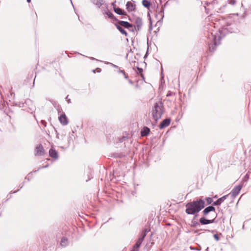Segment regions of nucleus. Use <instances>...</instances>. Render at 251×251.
Returning <instances> with one entry per match:
<instances>
[{
	"label": "nucleus",
	"mask_w": 251,
	"mask_h": 251,
	"mask_svg": "<svg viewBox=\"0 0 251 251\" xmlns=\"http://www.w3.org/2000/svg\"><path fill=\"white\" fill-rule=\"evenodd\" d=\"M49 154L53 158H58V154L56 151L53 149H50L49 151Z\"/></svg>",
	"instance_id": "obj_13"
},
{
	"label": "nucleus",
	"mask_w": 251,
	"mask_h": 251,
	"mask_svg": "<svg viewBox=\"0 0 251 251\" xmlns=\"http://www.w3.org/2000/svg\"><path fill=\"white\" fill-rule=\"evenodd\" d=\"M222 38V31L212 32L208 35V44L210 51H214L217 46L220 44Z\"/></svg>",
	"instance_id": "obj_2"
},
{
	"label": "nucleus",
	"mask_w": 251,
	"mask_h": 251,
	"mask_svg": "<svg viewBox=\"0 0 251 251\" xmlns=\"http://www.w3.org/2000/svg\"><path fill=\"white\" fill-rule=\"evenodd\" d=\"M204 207V201L201 199L189 202L186 205L185 212L189 215L198 213Z\"/></svg>",
	"instance_id": "obj_1"
},
{
	"label": "nucleus",
	"mask_w": 251,
	"mask_h": 251,
	"mask_svg": "<svg viewBox=\"0 0 251 251\" xmlns=\"http://www.w3.org/2000/svg\"><path fill=\"white\" fill-rule=\"evenodd\" d=\"M30 101H30V100H26L25 101V103H28V102H30Z\"/></svg>",
	"instance_id": "obj_32"
},
{
	"label": "nucleus",
	"mask_w": 251,
	"mask_h": 251,
	"mask_svg": "<svg viewBox=\"0 0 251 251\" xmlns=\"http://www.w3.org/2000/svg\"><path fill=\"white\" fill-rule=\"evenodd\" d=\"M173 95V93L171 91H168L166 95L167 97H170Z\"/></svg>",
	"instance_id": "obj_28"
},
{
	"label": "nucleus",
	"mask_w": 251,
	"mask_h": 251,
	"mask_svg": "<svg viewBox=\"0 0 251 251\" xmlns=\"http://www.w3.org/2000/svg\"><path fill=\"white\" fill-rule=\"evenodd\" d=\"M42 123L43 125H44L45 126H46V122L45 121H42Z\"/></svg>",
	"instance_id": "obj_31"
},
{
	"label": "nucleus",
	"mask_w": 251,
	"mask_h": 251,
	"mask_svg": "<svg viewBox=\"0 0 251 251\" xmlns=\"http://www.w3.org/2000/svg\"><path fill=\"white\" fill-rule=\"evenodd\" d=\"M159 14L161 15V19L162 20L164 17V9L163 8H161L159 12Z\"/></svg>",
	"instance_id": "obj_24"
},
{
	"label": "nucleus",
	"mask_w": 251,
	"mask_h": 251,
	"mask_svg": "<svg viewBox=\"0 0 251 251\" xmlns=\"http://www.w3.org/2000/svg\"><path fill=\"white\" fill-rule=\"evenodd\" d=\"M120 72H121V73H123L124 74V75H126L125 73V72H124V71H121Z\"/></svg>",
	"instance_id": "obj_35"
},
{
	"label": "nucleus",
	"mask_w": 251,
	"mask_h": 251,
	"mask_svg": "<svg viewBox=\"0 0 251 251\" xmlns=\"http://www.w3.org/2000/svg\"><path fill=\"white\" fill-rule=\"evenodd\" d=\"M68 244V240L65 237L61 239L60 245L63 247H65Z\"/></svg>",
	"instance_id": "obj_20"
},
{
	"label": "nucleus",
	"mask_w": 251,
	"mask_h": 251,
	"mask_svg": "<svg viewBox=\"0 0 251 251\" xmlns=\"http://www.w3.org/2000/svg\"><path fill=\"white\" fill-rule=\"evenodd\" d=\"M142 4L144 7L149 8L151 5V3L148 0H143Z\"/></svg>",
	"instance_id": "obj_22"
},
{
	"label": "nucleus",
	"mask_w": 251,
	"mask_h": 251,
	"mask_svg": "<svg viewBox=\"0 0 251 251\" xmlns=\"http://www.w3.org/2000/svg\"><path fill=\"white\" fill-rule=\"evenodd\" d=\"M138 70L140 73H141L143 71V69L141 68H138Z\"/></svg>",
	"instance_id": "obj_30"
},
{
	"label": "nucleus",
	"mask_w": 251,
	"mask_h": 251,
	"mask_svg": "<svg viewBox=\"0 0 251 251\" xmlns=\"http://www.w3.org/2000/svg\"><path fill=\"white\" fill-rule=\"evenodd\" d=\"M206 251H208V248H207L206 249Z\"/></svg>",
	"instance_id": "obj_40"
},
{
	"label": "nucleus",
	"mask_w": 251,
	"mask_h": 251,
	"mask_svg": "<svg viewBox=\"0 0 251 251\" xmlns=\"http://www.w3.org/2000/svg\"><path fill=\"white\" fill-rule=\"evenodd\" d=\"M126 8L129 12L132 11L135 9V5L131 2L128 1L126 4Z\"/></svg>",
	"instance_id": "obj_14"
},
{
	"label": "nucleus",
	"mask_w": 251,
	"mask_h": 251,
	"mask_svg": "<svg viewBox=\"0 0 251 251\" xmlns=\"http://www.w3.org/2000/svg\"><path fill=\"white\" fill-rule=\"evenodd\" d=\"M171 122V120L170 119H166L164 120L159 125L160 129H163L164 127L168 126Z\"/></svg>",
	"instance_id": "obj_10"
},
{
	"label": "nucleus",
	"mask_w": 251,
	"mask_h": 251,
	"mask_svg": "<svg viewBox=\"0 0 251 251\" xmlns=\"http://www.w3.org/2000/svg\"><path fill=\"white\" fill-rule=\"evenodd\" d=\"M215 208L213 206H209L206 207L203 211V214L204 216L207 215L210 212L215 211Z\"/></svg>",
	"instance_id": "obj_12"
},
{
	"label": "nucleus",
	"mask_w": 251,
	"mask_h": 251,
	"mask_svg": "<svg viewBox=\"0 0 251 251\" xmlns=\"http://www.w3.org/2000/svg\"><path fill=\"white\" fill-rule=\"evenodd\" d=\"M112 64V66H113V67H117V66H116V65H114V64Z\"/></svg>",
	"instance_id": "obj_37"
},
{
	"label": "nucleus",
	"mask_w": 251,
	"mask_h": 251,
	"mask_svg": "<svg viewBox=\"0 0 251 251\" xmlns=\"http://www.w3.org/2000/svg\"><path fill=\"white\" fill-rule=\"evenodd\" d=\"M242 188V185H239L235 186L232 190L231 193H230V195H231V197L233 198H235L239 194Z\"/></svg>",
	"instance_id": "obj_5"
},
{
	"label": "nucleus",
	"mask_w": 251,
	"mask_h": 251,
	"mask_svg": "<svg viewBox=\"0 0 251 251\" xmlns=\"http://www.w3.org/2000/svg\"><path fill=\"white\" fill-rule=\"evenodd\" d=\"M213 237H214V239H215L216 241H219V239H219V236H218V235H217V234H214V235H213Z\"/></svg>",
	"instance_id": "obj_26"
},
{
	"label": "nucleus",
	"mask_w": 251,
	"mask_h": 251,
	"mask_svg": "<svg viewBox=\"0 0 251 251\" xmlns=\"http://www.w3.org/2000/svg\"><path fill=\"white\" fill-rule=\"evenodd\" d=\"M117 28L119 30V31L123 34L125 35L126 36H127V33L126 31L121 27L120 25H118L117 24L115 25Z\"/></svg>",
	"instance_id": "obj_16"
},
{
	"label": "nucleus",
	"mask_w": 251,
	"mask_h": 251,
	"mask_svg": "<svg viewBox=\"0 0 251 251\" xmlns=\"http://www.w3.org/2000/svg\"><path fill=\"white\" fill-rule=\"evenodd\" d=\"M206 201L208 204H210L212 201V199L210 198H207Z\"/></svg>",
	"instance_id": "obj_25"
},
{
	"label": "nucleus",
	"mask_w": 251,
	"mask_h": 251,
	"mask_svg": "<svg viewBox=\"0 0 251 251\" xmlns=\"http://www.w3.org/2000/svg\"><path fill=\"white\" fill-rule=\"evenodd\" d=\"M97 72H100L101 70H100V68H97Z\"/></svg>",
	"instance_id": "obj_33"
},
{
	"label": "nucleus",
	"mask_w": 251,
	"mask_h": 251,
	"mask_svg": "<svg viewBox=\"0 0 251 251\" xmlns=\"http://www.w3.org/2000/svg\"><path fill=\"white\" fill-rule=\"evenodd\" d=\"M164 112L163 104L159 101L154 103L151 110V115L155 122L160 119Z\"/></svg>",
	"instance_id": "obj_3"
},
{
	"label": "nucleus",
	"mask_w": 251,
	"mask_h": 251,
	"mask_svg": "<svg viewBox=\"0 0 251 251\" xmlns=\"http://www.w3.org/2000/svg\"><path fill=\"white\" fill-rule=\"evenodd\" d=\"M143 22L142 20L140 17H137L135 20V25H133V28L130 31H134V30H140L142 26Z\"/></svg>",
	"instance_id": "obj_4"
},
{
	"label": "nucleus",
	"mask_w": 251,
	"mask_h": 251,
	"mask_svg": "<svg viewBox=\"0 0 251 251\" xmlns=\"http://www.w3.org/2000/svg\"><path fill=\"white\" fill-rule=\"evenodd\" d=\"M68 96H67L66 97V100H67L68 103H70L71 102V100H70V99H68Z\"/></svg>",
	"instance_id": "obj_29"
},
{
	"label": "nucleus",
	"mask_w": 251,
	"mask_h": 251,
	"mask_svg": "<svg viewBox=\"0 0 251 251\" xmlns=\"http://www.w3.org/2000/svg\"><path fill=\"white\" fill-rule=\"evenodd\" d=\"M228 197V195H225L223 197L218 199L216 201H214L213 203L214 205H220L221 204L225 201V200Z\"/></svg>",
	"instance_id": "obj_11"
},
{
	"label": "nucleus",
	"mask_w": 251,
	"mask_h": 251,
	"mask_svg": "<svg viewBox=\"0 0 251 251\" xmlns=\"http://www.w3.org/2000/svg\"><path fill=\"white\" fill-rule=\"evenodd\" d=\"M105 14L108 16V17L110 18V19H113L114 17L113 14L110 12H105Z\"/></svg>",
	"instance_id": "obj_23"
},
{
	"label": "nucleus",
	"mask_w": 251,
	"mask_h": 251,
	"mask_svg": "<svg viewBox=\"0 0 251 251\" xmlns=\"http://www.w3.org/2000/svg\"><path fill=\"white\" fill-rule=\"evenodd\" d=\"M137 241L141 245V244L142 243L141 241H139L138 240Z\"/></svg>",
	"instance_id": "obj_36"
},
{
	"label": "nucleus",
	"mask_w": 251,
	"mask_h": 251,
	"mask_svg": "<svg viewBox=\"0 0 251 251\" xmlns=\"http://www.w3.org/2000/svg\"><path fill=\"white\" fill-rule=\"evenodd\" d=\"M118 24L120 26H123L126 28L128 29L130 31L133 28V25L130 24L128 22L123 21H118Z\"/></svg>",
	"instance_id": "obj_7"
},
{
	"label": "nucleus",
	"mask_w": 251,
	"mask_h": 251,
	"mask_svg": "<svg viewBox=\"0 0 251 251\" xmlns=\"http://www.w3.org/2000/svg\"><path fill=\"white\" fill-rule=\"evenodd\" d=\"M30 109H31V110H33V111H34V110H35V107H33L32 108H31Z\"/></svg>",
	"instance_id": "obj_34"
},
{
	"label": "nucleus",
	"mask_w": 251,
	"mask_h": 251,
	"mask_svg": "<svg viewBox=\"0 0 251 251\" xmlns=\"http://www.w3.org/2000/svg\"><path fill=\"white\" fill-rule=\"evenodd\" d=\"M92 2L98 8H100L102 5V2L100 0H92Z\"/></svg>",
	"instance_id": "obj_19"
},
{
	"label": "nucleus",
	"mask_w": 251,
	"mask_h": 251,
	"mask_svg": "<svg viewBox=\"0 0 251 251\" xmlns=\"http://www.w3.org/2000/svg\"><path fill=\"white\" fill-rule=\"evenodd\" d=\"M45 154V150L43 146L41 144L37 145L35 150V155L42 156Z\"/></svg>",
	"instance_id": "obj_6"
},
{
	"label": "nucleus",
	"mask_w": 251,
	"mask_h": 251,
	"mask_svg": "<svg viewBox=\"0 0 251 251\" xmlns=\"http://www.w3.org/2000/svg\"><path fill=\"white\" fill-rule=\"evenodd\" d=\"M93 72L94 73H95V70H93Z\"/></svg>",
	"instance_id": "obj_39"
},
{
	"label": "nucleus",
	"mask_w": 251,
	"mask_h": 251,
	"mask_svg": "<svg viewBox=\"0 0 251 251\" xmlns=\"http://www.w3.org/2000/svg\"><path fill=\"white\" fill-rule=\"evenodd\" d=\"M58 119L62 125L66 126L68 124V121L65 113L61 114Z\"/></svg>",
	"instance_id": "obj_8"
},
{
	"label": "nucleus",
	"mask_w": 251,
	"mask_h": 251,
	"mask_svg": "<svg viewBox=\"0 0 251 251\" xmlns=\"http://www.w3.org/2000/svg\"><path fill=\"white\" fill-rule=\"evenodd\" d=\"M114 10L116 13L120 15H126V13L119 7H114Z\"/></svg>",
	"instance_id": "obj_15"
},
{
	"label": "nucleus",
	"mask_w": 251,
	"mask_h": 251,
	"mask_svg": "<svg viewBox=\"0 0 251 251\" xmlns=\"http://www.w3.org/2000/svg\"><path fill=\"white\" fill-rule=\"evenodd\" d=\"M30 1H31V0H27V1L28 2H30Z\"/></svg>",
	"instance_id": "obj_38"
},
{
	"label": "nucleus",
	"mask_w": 251,
	"mask_h": 251,
	"mask_svg": "<svg viewBox=\"0 0 251 251\" xmlns=\"http://www.w3.org/2000/svg\"><path fill=\"white\" fill-rule=\"evenodd\" d=\"M147 232H148V231L147 230V229H145V230H143L140 237L138 238V240L142 242L144 240L145 237L146 236Z\"/></svg>",
	"instance_id": "obj_18"
},
{
	"label": "nucleus",
	"mask_w": 251,
	"mask_h": 251,
	"mask_svg": "<svg viewBox=\"0 0 251 251\" xmlns=\"http://www.w3.org/2000/svg\"><path fill=\"white\" fill-rule=\"evenodd\" d=\"M200 222L201 225H207L215 222V219L213 220H208L204 217H201L200 219Z\"/></svg>",
	"instance_id": "obj_9"
},
{
	"label": "nucleus",
	"mask_w": 251,
	"mask_h": 251,
	"mask_svg": "<svg viewBox=\"0 0 251 251\" xmlns=\"http://www.w3.org/2000/svg\"><path fill=\"white\" fill-rule=\"evenodd\" d=\"M236 3V1L235 0H230L229 3L231 5H234Z\"/></svg>",
	"instance_id": "obj_27"
},
{
	"label": "nucleus",
	"mask_w": 251,
	"mask_h": 251,
	"mask_svg": "<svg viewBox=\"0 0 251 251\" xmlns=\"http://www.w3.org/2000/svg\"><path fill=\"white\" fill-rule=\"evenodd\" d=\"M150 131V129L149 128L147 127H145L143 128V130L141 132V135L142 136H145L148 135Z\"/></svg>",
	"instance_id": "obj_17"
},
{
	"label": "nucleus",
	"mask_w": 251,
	"mask_h": 251,
	"mask_svg": "<svg viewBox=\"0 0 251 251\" xmlns=\"http://www.w3.org/2000/svg\"><path fill=\"white\" fill-rule=\"evenodd\" d=\"M140 245L141 244L137 241L136 244L133 247L132 249L130 251H138V249Z\"/></svg>",
	"instance_id": "obj_21"
}]
</instances>
